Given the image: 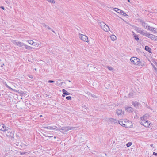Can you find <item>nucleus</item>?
I'll return each instance as SVG.
<instances>
[{
    "instance_id": "nucleus-32",
    "label": "nucleus",
    "mask_w": 157,
    "mask_h": 157,
    "mask_svg": "<svg viewBox=\"0 0 157 157\" xmlns=\"http://www.w3.org/2000/svg\"><path fill=\"white\" fill-rule=\"evenodd\" d=\"M4 84L5 85V86L8 88H9L10 89L12 90V88H11L7 84H6V83L5 82L4 83Z\"/></svg>"
},
{
    "instance_id": "nucleus-60",
    "label": "nucleus",
    "mask_w": 157,
    "mask_h": 157,
    "mask_svg": "<svg viewBox=\"0 0 157 157\" xmlns=\"http://www.w3.org/2000/svg\"><path fill=\"white\" fill-rule=\"evenodd\" d=\"M149 109H150V107L149 106V107H147Z\"/></svg>"
},
{
    "instance_id": "nucleus-49",
    "label": "nucleus",
    "mask_w": 157,
    "mask_h": 157,
    "mask_svg": "<svg viewBox=\"0 0 157 157\" xmlns=\"http://www.w3.org/2000/svg\"><path fill=\"white\" fill-rule=\"evenodd\" d=\"M0 8L2 9L3 10H4V8L3 6H1Z\"/></svg>"
},
{
    "instance_id": "nucleus-61",
    "label": "nucleus",
    "mask_w": 157,
    "mask_h": 157,
    "mask_svg": "<svg viewBox=\"0 0 157 157\" xmlns=\"http://www.w3.org/2000/svg\"><path fill=\"white\" fill-rule=\"evenodd\" d=\"M26 100V99H25V102H26V101H25Z\"/></svg>"
},
{
    "instance_id": "nucleus-4",
    "label": "nucleus",
    "mask_w": 157,
    "mask_h": 157,
    "mask_svg": "<svg viewBox=\"0 0 157 157\" xmlns=\"http://www.w3.org/2000/svg\"><path fill=\"white\" fill-rule=\"evenodd\" d=\"M126 121L125 124L123 125L124 127H125L127 128H131V127L132 126V123L130 121L126 119H125Z\"/></svg>"
},
{
    "instance_id": "nucleus-57",
    "label": "nucleus",
    "mask_w": 157,
    "mask_h": 157,
    "mask_svg": "<svg viewBox=\"0 0 157 157\" xmlns=\"http://www.w3.org/2000/svg\"><path fill=\"white\" fill-rule=\"evenodd\" d=\"M129 2H130V0H127Z\"/></svg>"
},
{
    "instance_id": "nucleus-27",
    "label": "nucleus",
    "mask_w": 157,
    "mask_h": 157,
    "mask_svg": "<svg viewBox=\"0 0 157 157\" xmlns=\"http://www.w3.org/2000/svg\"><path fill=\"white\" fill-rule=\"evenodd\" d=\"M148 30L152 31L154 32L155 33H157V29H150V27H148Z\"/></svg>"
},
{
    "instance_id": "nucleus-24",
    "label": "nucleus",
    "mask_w": 157,
    "mask_h": 157,
    "mask_svg": "<svg viewBox=\"0 0 157 157\" xmlns=\"http://www.w3.org/2000/svg\"><path fill=\"white\" fill-rule=\"evenodd\" d=\"M142 25L146 29H147L148 25L147 24L144 22H143L142 23Z\"/></svg>"
},
{
    "instance_id": "nucleus-33",
    "label": "nucleus",
    "mask_w": 157,
    "mask_h": 157,
    "mask_svg": "<svg viewBox=\"0 0 157 157\" xmlns=\"http://www.w3.org/2000/svg\"><path fill=\"white\" fill-rule=\"evenodd\" d=\"M28 42L31 45H33V43H34V42L33 40H28Z\"/></svg>"
},
{
    "instance_id": "nucleus-56",
    "label": "nucleus",
    "mask_w": 157,
    "mask_h": 157,
    "mask_svg": "<svg viewBox=\"0 0 157 157\" xmlns=\"http://www.w3.org/2000/svg\"><path fill=\"white\" fill-rule=\"evenodd\" d=\"M132 33H133V35H134H134H135L134 32H132Z\"/></svg>"
},
{
    "instance_id": "nucleus-8",
    "label": "nucleus",
    "mask_w": 157,
    "mask_h": 157,
    "mask_svg": "<svg viewBox=\"0 0 157 157\" xmlns=\"http://www.w3.org/2000/svg\"><path fill=\"white\" fill-rule=\"evenodd\" d=\"M43 128L44 129H52V130H58V129H57L56 128H57V127L56 126H45L43 127Z\"/></svg>"
},
{
    "instance_id": "nucleus-36",
    "label": "nucleus",
    "mask_w": 157,
    "mask_h": 157,
    "mask_svg": "<svg viewBox=\"0 0 157 157\" xmlns=\"http://www.w3.org/2000/svg\"><path fill=\"white\" fill-rule=\"evenodd\" d=\"M87 108V107H86V105H84L82 106L83 111H84V112H86V111H84L83 110H85V109H86Z\"/></svg>"
},
{
    "instance_id": "nucleus-41",
    "label": "nucleus",
    "mask_w": 157,
    "mask_h": 157,
    "mask_svg": "<svg viewBox=\"0 0 157 157\" xmlns=\"http://www.w3.org/2000/svg\"><path fill=\"white\" fill-rule=\"evenodd\" d=\"M48 82L49 83H54L55 81L52 80H49L48 81Z\"/></svg>"
},
{
    "instance_id": "nucleus-21",
    "label": "nucleus",
    "mask_w": 157,
    "mask_h": 157,
    "mask_svg": "<svg viewBox=\"0 0 157 157\" xmlns=\"http://www.w3.org/2000/svg\"><path fill=\"white\" fill-rule=\"evenodd\" d=\"M109 121L111 122H113L114 123H117V120L116 119H114L113 118H111L109 119Z\"/></svg>"
},
{
    "instance_id": "nucleus-14",
    "label": "nucleus",
    "mask_w": 157,
    "mask_h": 157,
    "mask_svg": "<svg viewBox=\"0 0 157 157\" xmlns=\"http://www.w3.org/2000/svg\"><path fill=\"white\" fill-rule=\"evenodd\" d=\"M27 141H24V142L26 143V144L23 143H21V145H20V146H21V147L23 149H25L26 148V146L28 144Z\"/></svg>"
},
{
    "instance_id": "nucleus-17",
    "label": "nucleus",
    "mask_w": 157,
    "mask_h": 157,
    "mask_svg": "<svg viewBox=\"0 0 157 157\" xmlns=\"http://www.w3.org/2000/svg\"><path fill=\"white\" fill-rule=\"evenodd\" d=\"M27 92L25 91H22L20 90V96L23 97L24 96V97L25 96L27 95Z\"/></svg>"
},
{
    "instance_id": "nucleus-5",
    "label": "nucleus",
    "mask_w": 157,
    "mask_h": 157,
    "mask_svg": "<svg viewBox=\"0 0 157 157\" xmlns=\"http://www.w3.org/2000/svg\"><path fill=\"white\" fill-rule=\"evenodd\" d=\"M114 11L117 12V13H120L121 14L123 15L124 16L126 17L128 16V15L124 11L118 8H115L114 9Z\"/></svg>"
},
{
    "instance_id": "nucleus-58",
    "label": "nucleus",
    "mask_w": 157,
    "mask_h": 157,
    "mask_svg": "<svg viewBox=\"0 0 157 157\" xmlns=\"http://www.w3.org/2000/svg\"><path fill=\"white\" fill-rule=\"evenodd\" d=\"M36 71L37 70V69L35 68V69H34Z\"/></svg>"
},
{
    "instance_id": "nucleus-45",
    "label": "nucleus",
    "mask_w": 157,
    "mask_h": 157,
    "mask_svg": "<svg viewBox=\"0 0 157 157\" xmlns=\"http://www.w3.org/2000/svg\"><path fill=\"white\" fill-rule=\"evenodd\" d=\"M47 28H48L49 30H51V31L52 30V29L49 26H48V27Z\"/></svg>"
},
{
    "instance_id": "nucleus-20",
    "label": "nucleus",
    "mask_w": 157,
    "mask_h": 157,
    "mask_svg": "<svg viewBox=\"0 0 157 157\" xmlns=\"http://www.w3.org/2000/svg\"><path fill=\"white\" fill-rule=\"evenodd\" d=\"M63 94L66 95H68L70 94V93L67 91L65 89H63L62 90Z\"/></svg>"
},
{
    "instance_id": "nucleus-7",
    "label": "nucleus",
    "mask_w": 157,
    "mask_h": 157,
    "mask_svg": "<svg viewBox=\"0 0 157 157\" xmlns=\"http://www.w3.org/2000/svg\"><path fill=\"white\" fill-rule=\"evenodd\" d=\"M75 128L71 127H64L63 131H61V132L63 134H64L65 133V132H67L69 131L70 130H72L74 128Z\"/></svg>"
},
{
    "instance_id": "nucleus-23",
    "label": "nucleus",
    "mask_w": 157,
    "mask_h": 157,
    "mask_svg": "<svg viewBox=\"0 0 157 157\" xmlns=\"http://www.w3.org/2000/svg\"><path fill=\"white\" fill-rule=\"evenodd\" d=\"M139 66H141L142 67H144L145 66V63L144 62H141L140 61V63H139V64L138 65Z\"/></svg>"
},
{
    "instance_id": "nucleus-39",
    "label": "nucleus",
    "mask_w": 157,
    "mask_h": 157,
    "mask_svg": "<svg viewBox=\"0 0 157 157\" xmlns=\"http://www.w3.org/2000/svg\"><path fill=\"white\" fill-rule=\"evenodd\" d=\"M144 116H145V117H144L145 118H146V119H147L149 116V114H145V115H144Z\"/></svg>"
},
{
    "instance_id": "nucleus-64",
    "label": "nucleus",
    "mask_w": 157,
    "mask_h": 157,
    "mask_svg": "<svg viewBox=\"0 0 157 157\" xmlns=\"http://www.w3.org/2000/svg\"><path fill=\"white\" fill-rule=\"evenodd\" d=\"M18 43L19 44H20V42H18Z\"/></svg>"
},
{
    "instance_id": "nucleus-52",
    "label": "nucleus",
    "mask_w": 157,
    "mask_h": 157,
    "mask_svg": "<svg viewBox=\"0 0 157 157\" xmlns=\"http://www.w3.org/2000/svg\"><path fill=\"white\" fill-rule=\"evenodd\" d=\"M52 31L54 33H55V34H56V33H55V32L53 30H52Z\"/></svg>"
},
{
    "instance_id": "nucleus-42",
    "label": "nucleus",
    "mask_w": 157,
    "mask_h": 157,
    "mask_svg": "<svg viewBox=\"0 0 157 157\" xmlns=\"http://www.w3.org/2000/svg\"><path fill=\"white\" fill-rule=\"evenodd\" d=\"M90 94H91V96L92 97H93V98H97L96 96L95 95H94V94H91V93H90Z\"/></svg>"
},
{
    "instance_id": "nucleus-55",
    "label": "nucleus",
    "mask_w": 157,
    "mask_h": 157,
    "mask_svg": "<svg viewBox=\"0 0 157 157\" xmlns=\"http://www.w3.org/2000/svg\"><path fill=\"white\" fill-rule=\"evenodd\" d=\"M153 144H151V145H150V146H151V147H153Z\"/></svg>"
},
{
    "instance_id": "nucleus-53",
    "label": "nucleus",
    "mask_w": 157,
    "mask_h": 157,
    "mask_svg": "<svg viewBox=\"0 0 157 157\" xmlns=\"http://www.w3.org/2000/svg\"><path fill=\"white\" fill-rule=\"evenodd\" d=\"M42 116H42V115H40L39 116V117H42Z\"/></svg>"
},
{
    "instance_id": "nucleus-10",
    "label": "nucleus",
    "mask_w": 157,
    "mask_h": 157,
    "mask_svg": "<svg viewBox=\"0 0 157 157\" xmlns=\"http://www.w3.org/2000/svg\"><path fill=\"white\" fill-rule=\"evenodd\" d=\"M6 126L4 125V124H0V130L2 131H8V130L6 129Z\"/></svg>"
},
{
    "instance_id": "nucleus-35",
    "label": "nucleus",
    "mask_w": 157,
    "mask_h": 157,
    "mask_svg": "<svg viewBox=\"0 0 157 157\" xmlns=\"http://www.w3.org/2000/svg\"><path fill=\"white\" fill-rule=\"evenodd\" d=\"M66 98L67 100H71V97L70 96H67L66 97Z\"/></svg>"
},
{
    "instance_id": "nucleus-25",
    "label": "nucleus",
    "mask_w": 157,
    "mask_h": 157,
    "mask_svg": "<svg viewBox=\"0 0 157 157\" xmlns=\"http://www.w3.org/2000/svg\"><path fill=\"white\" fill-rule=\"evenodd\" d=\"M110 38L113 41H114L116 39V37L114 35H112L110 36Z\"/></svg>"
},
{
    "instance_id": "nucleus-44",
    "label": "nucleus",
    "mask_w": 157,
    "mask_h": 157,
    "mask_svg": "<svg viewBox=\"0 0 157 157\" xmlns=\"http://www.w3.org/2000/svg\"><path fill=\"white\" fill-rule=\"evenodd\" d=\"M153 155L157 156V153L155 152H153Z\"/></svg>"
},
{
    "instance_id": "nucleus-59",
    "label": "nucleus",
    "mask_w": 157,
    "mask_h": 157,
    "mask_svg": "<svg viewBox=\"0 0 157 157\" xmlns=\"http://www.w3.org/2000/svg\"><path fill=\"white\" fill-rule=\"evenodd\" d=\"M16 44H17V45H18V44L16 42Z\"/></svg>"
},
{
    "instance_id": "nucleus-48",
    "label": "nucleus",
    "mask_w": 157,
    "mask_h": 157,
    "mask_svg": "<svg viewBox=\"0 0 157 157\" xmlns=\"http://www.w3.org/2000/svg\"><path fill=\"white\" fill-rule=\"evenodd\" d=\"M29 78H33V76L32 75H30L29 76Z\"/></svg>"
},
{
    "instance_id": "nucleus-3",
    "label": "nucleus",
    "mask_w": 157,
    "mask_h": 157,
    "mask_svg": "<svg viewBox=\"0 0 157 157\" xmlns=\"http://www.w3.org/2000/svg\"><path fill=\"white\" fill-rule=\"evenodd\" d=\"M132 27L135 30L141 35L144 36V34H145V32H144L143 31L141 30H140L141 28L134 25L132 26Z\"/></svg>"
},
{
    "instance_id": "nucleus-29",
    "label": "nucleus",
    "mask_w": 157,
    "mask_h": 157,
    "mask_svg": "<svg viewBox=\"0 0 157 157\" xmlns=\"http://www.w3.org/2000/svg\"><path fill=\"white\" fill-rule=\"evenodd\" d=\"M100 25L101 26V28H102L103 26H105V25H106L105 23L103 22H101L100 23Z\"/></svg>"
},
{
    "instance_id": "nucleus-1",
    "label": "nucleus",
    "mask_w": 157,
    "mask_h": 157,
    "mask_svg": "<svg viewBox=\"0 0 157 157\" xmlns=\"http://www.w3.org/2000/svg\"><path fill=\"white\" fill-rule=\"evenodd\" d=\"M144 36H146L154 40H156L157 36L152 34H150L148 33L147 31L145 32V34H144Z\"/></svg>"
},
{
    "instance_id": "nucleus-63",
    "label": "nucleus",
    "mask_w": 157,
    "mask_h": 157,
    "mask_svg": "<svg viewBox=\"0 0 157 157\" xmlns=\"http://www.w3.org/2000/svg\"><path fill=\"white\" fill-rule=\"evenodd\" d=\"M155 70H156V69H157V68H156V67H155Z\"/></svg>"
},
{
    "instance_id": "nucleus-31",
    "label": "nucleus",
    "mask_w": 157,
    "mask_h": 157,
    "mask_svg": "<svg viewBox=\"0 0 157 157\" xmlns=\"http://www.w3.org/2000/svg\"><path fill=\"white\" fill-rule=\"evenodd\" d=\"M145 116H143L142 117H141V121H146V118H145L144 117H145Z\"/></svg>"
},
{
    "instance_id": "nucleus-62",
    "label": "nucleus",
    "mask_w": 157,
    "mask_h": 157,
    "mask_svg": "<svg viewBox=\"0 0 157 157\" xmlns=\"http://www.w3.org/2000/svg\"><path fill=\"white\" fill-rule=\"evenodd\" d=\"M54 139H56V137L55 136H54Z\"/></svg>"
},
{
    "instance_id": "nucleus-54",
    "label": "nucleus",
    "mask_w": 157,
    "mask_h": 157,
    "mask_svg": "<svg viewBox=\"0 0 157 157\" xmlns=\"http://www.w3.org/2000/svg\"><path fill=\"white\" fill-rule=\"evenodd\" d=\"M23 98V99H24V97H23V98L21 97V98H20V99H21V100H22Z\"/></svg>"
},
{
    "instance_id": "nucleus-2",
    "label": "nucleus",
    "mask_w": 157,
    "mask_h": 157,
    "mask_svg": "<svg viewBox=\"0 0 157 157\" xmlns=\"http://www.w3.org/2000/svg\"><path fill=\"white\" fill-rule=\"evenodd\" d=\"M130 60L132 63L136 65H138L140 63V59L136 57H132Z\"/></svg>"
},
{
    "instance_id": "nucleus-38",
    "label": "nucleus",
    "mask_w": 157,
    "mask_h": 157,
    "mask_svg": "<svg viewBox=\"0 0 157 157\" xmlns=\"http://www.w3.org/2000/svg\"><path fill=\"white\" fill-rule=\"evenodd\" d=\"M27 154V153L26 152H20V155H26Z\"/></svg>"
},
{
    "instance_id": "nucleus-19",
    "label": "nucleus",
    "mask_w": 157,
    "mask_h": 157,
    "mask_svg": "<svg viewBox=\"0 0 157 157\" xmlns=\"http://www.w3.org/2000/svg\"><path fill=\"white\" fill-rule=\"evenodd\" d=\"M132 104L133 105V106L136 108H137V107H138L140 105V104L139 102L136 101L135 102H132Z\"/></svg>"
},
{
    "instance_id": "nucleus-46",
    "label": "nucleus",
    "mask_w": 157,
    "mask_h": 157,
    "mask_svg": "<svg viewBox=\"0 0 157 157\" xmlns=\"http://www.w3.org/2000/svg\"><path fill=\"white\" fill-rule=\"evenodd\" d=\"M120 147V146H119V145H117V148H122V147Z\"/></svg>"
},
{
    "instance_id": "nucleus-16",
    "label": "nucleus",
    "mask_w": 157,
    "mask_h": 157,
    "mask_svg": "<svg viewBox=\"0 0 157 157\" xmlns=\"http://www.w3.org/2000/svg\"><path fill=\"white\" fill-rule=\"evenodd\" d=\"M102 29L105 31L108 32L109 29V26L106 25L103 26Z\"/></svg>"
},
{
    "instance_id": "nucleus-22",
    "label": "nucleus",
    "mask_w": 157,
    "mask_h": 157,
    "mask_svg": "<svg viewBox=\"0 0 157 157\" xmlns=\"http://www.w3.org/2000/svg\"><path fill=\"white\" fill-rule=\"evenodd\" d=\"M122 112V109H118L117 110L116 113L117 115H119L121 114Z\"/></svg>"
},
{
    "instance_id": "nucleus-43",
    "label": "nucleus",
    "mask_w": 157,
    "mask_h": 157,
    "mask_svg": "<svg viewBox=\"0 0 157 157\" xmlns=\"http://www.w3.org/2000/svg\"><path fill=\"white\" fill-rule=\"evenodd\" d=\"M148 27H150V29H155V28H154L153 27H150V26H148L147 27V29H148Z\"/></svg>"
},
{
    "instance_id": "nucleus-51",
    "label": "nucleus",
    "mask_w": 157,
    "mask_h": 157,
    "mask_svg": "<svg viewBox=\"0 0 157 157\" xmlns=\"http://www.w3.org/2000/svg\"><path fill=\"white\" fill-rule=\"evenodd\" d=\"M48 137L50 139L51 138L53 137L52 136H48Z\"/></svg>"
},
{
    "instance_id": "nucleus-28",
    "label": "nucleus",
    "mask_w": 157,
    "mask_h": 157,
    "mask_svg": "<svg viewBox=\"0 0 157 157\" xmlns=\"http://www.w3.org/2000/svg\"><path fill=\"white\" fill-rule=\"evenodd\" d=\"M33 48L31 46H28L26 45V49L29 50H32Z\"/></svg>"
},
{
    "instance_id": "nucleus-40",
    "label": "nucleus",
    "mask_w": 157,
    "mask_h": 157,
    "mask_svg": "<svg viewBox=\"0 0 157 157\" xmlns=\"http://www.w3.org/2000/svg\"><path fill=\"white\" fill-rule=\"evenodd\" d=\"M64 127H61V126H60L59 127V128H58H58H57V129H58V130H59H59H62V131H63V128Z\"/></svg>"
},
{
    "instance_id": "nucleus-9",
    "label": "nucleus",
    "mask_w": 157,
    "mask_h": 157,
    "mask_svg": "<svg viewBox=\"0 0 157 157\" xmlns=\"http://www.w3.org/2000/svg\"><path fill=\"white\" fill-rule=\"evenodd\" d=\"M26 49V45L23 43H21L20 42V51L21 52H23V51H25V49Z\"/></svg>"
},
{
    "instance_id": "nucleus-50",
    "label": "nucleus",
    "mask_w": 157,
    "mask_h": 157,
    "mask_svg": "<svg viewBox=\"0 0 157 157\" xmlns=\"http://www.w3.org/2000/svg\"><path fill=\"white\" fill-rule=\"evenodd\" d=\"M65 95H64V94H63V95H62V97H65Z\"/></svg>"
},
{
    "instance_id": "nucleus-34",
    "label": "nucleus",
    "mask_w": 157,
    "mask_h": 157,
    "mask_svg": "<svg viewBox=\"0 0 157 157\" xmlns=\"http://www.w3.org/2000/svg\"><path fill=\"white\" fill-rule=\"evenodd\" d=\"M42 25L45 27V28H47L48 27V26L46 25L45 23H43L42 24Z\"/></svg>"
},
{
    "instance_id": "nucleus-13",
    "label": "nucleus",
    "mask_w": 157,
    "mask_h": 157,
    "mask_svg": "<svg viewBox=\"0 0 157 157\" xmlns=\"http://www.w3.org/2000/svg\"><path fill=\"white\" fill-rule=\"evenodd\" d=\"M126 122V121H125V119L121 120L118 121L119 124L123 127H124V125H123L125 124Z\"/></svg>"
},
{
    "instance_id": "nucleus-6",
    "label": "nucleus",
    "mask_w": 157,
    "mask_h": 157,
    "mask_svg": "<svg viewBox=\"0 0 157 157\" xmlns=\"http://www.w3.org/2000/svg\"><path fill=\"white\" fill-rule=\"evenodd\" d=\"M140 123L146 127H149L150 124H151V123H150V121L147 120L145 121H140Z\"/></svg>"
},
{
    "instance_id": "nucleus-30",
    "label": "nucleus",
    "mask_w": 157,
    "mask_h": 157,
    "mask_svg": "<svg viewBox=\"0 0 157 157\" xmlns=\"http://www.w3.org/2000/svg\"><path fill=\"white\" fill-rule=\"evenodd\" d=\"M132 144V143L131 142H129L126 144V146L127 147H129Z\"/></svg>"
},
{
    "instance_id": "nucleus-18",
    "label": "nucleus",
    "mask_w": 157,
    "mask_h": 157,
    "mask_svg": "<svg viewBox=\"0 0 157 157\" xmlns=\"http://www.w3.org/2000/svg\"><path fill=\"white\" fill-rule=\"evenodd\" d=\"M144 49L146 51H148L150 53H151V49L148 46H146L145 47Z\"/></svg>"
},
{
    "instance_id": "nucleus-26",
    "label": "nucleus",
    "mask_w": 157,
    "mask_h": 157,
    "mask_svg": "<svg viewBox=\"0 0 157 157\" xmlns=\"http://www.w3.org/2000/svg\"><path fill=\"white\" fill-rule=\"evenodd\" d=\"M134 38L136 40L138 41L139 40V38L138 35L135 34L134 36Z\"/></svg>"
},
{
    "instance_id": "nucleus-47",
    "label": "nucleus",
    "mask_w": 157,
    "mask_h": 157,
    "mask_svg": "<svg viewBox=\"0 0 157 157\" xmlns=\"http://www.w3.org/2000/svg\"><path fill=\"white\" fill-rule=\"evenodd\" d=\"M140 23H142L143 22H144V21H143V20L141 19H140Z\"/></svg>"
},
{
    "instance_id": "nucleus-11",
    "label": "nucleus",
    "mask_w": 157,
    "mask_h": 157,
    "mask_svg": "<svg viewBox=\"0 0 157 157\" xmlns=\"http://www.w3.org/2000/svg\"><path fill=\"white\" fill-rule=\"evenodd\" d=\"M80 39L83 41L87 42L88 40L87 37L84 35L81 34L80 37Z\"/></svg>"
},
{
    "instance_id": "nucleus-12",
    "label": "nucleus",
    "mask_w": 157,
    "mask_h": 157,
    "mask_svg": "<svg viewBox=\"0 0 157 157\" xmlns=\"http://www.w3.org/2000/svg\"><path fill=\"white\" fill-rule=\"evenodd\" d=\"M125 110L128 112H133L134 110L131 107H125Z\"/></svg>"
},
{
    "instance_id": "nucleus-15",
    "label": "nucleus",
    "mask_w": 157,
    "mask_h": 157,
    "mask_svg": "<svg viewBox=\"0 0 157 157\" xmlns=\"http://www.w3.org/2000/svg\"><path fill=\"white\" fill-rule=\"evenodd\" d=\"M7 130H8V132H7V131L6 132V133H6L7 135V136H10L11 137H13V133L12 132H10V130L8 129H7Z\"/></svg>"
},
{
    "instance_id": "nucleus-37",
    "label": "nucleus",
    "mask_w": 157,
    "mask_h": 157,
    "mask_svg": "<svg viewBox=\"0 0 157 157\" xmlns=\"http://www.w3.org/2000/svg\"><path fill=\"white\" fill-rule=\"evenodd\" d=\"M107 68L110 71H112L113 69V68L111 67L107 66Z\"/></svg>"
}]
</instances>
